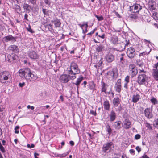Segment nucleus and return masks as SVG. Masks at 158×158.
<instances>
[{
	"instance_id": "35",
	"label": "nucleus",
	"mask_w": 158,
	"mask_h": 158,
	"mask_svg": "<svg viewBox=\"0 0 158 158\" xmlns=\"http://www.w3.org/2000/svg\"><path fill=\"white\" fill-rule=\"evenodd\" d=\"M150 101L154 105L157 104L158 103V102L157 100L156 99L152 97Z\"/></svg>"
},
{
	"instance_id": "8",
	"label": "nucleus",
	"mask_w": 158,
	"mask_h": 158,
	"mask_svg": "<svg viewBox=\"0 0 158 158\" xmlns=\"http://www.w3.org/2000/svg\"><path fill=\"white\" fill-rule=\"evenodd\" d=\"M123 123L124 128L127 129L131 127V123L128 119L125 118L124 120L123 121Z\"/></svg>"
},
{
	"instance_id": "49",
	"label": "nucleus",
	"mask_w": 158,
	"mask_h": 158,
	"mask_svg": "<svg viewBox=\"0 0 158 158\" xmlns=\"http://www.w3.org/2000/svg\"><path fill=\"white\" fill-rule=\"evenodd\" d=\"M37 0H29V2L33 5H35L36 4Z\"/></svg>"
},
{
	"instance_id": "24",
	"label": "nucleus",
	"mask_w": 158,
	"mask_h": 158,
	"mask_svg": "<svg viewBox=\"0 0 158 158\" xmlns=\"http://www.w3.org/2000/svg\"><path fill=\"white\" fill-rule=\"evenodd\" d=\"M51 22L53 23L56 27H60L61 23L60 20L58 19H56L54 20H52Z\"/></svg>"
},
{
	"instance_id": "12",
	"label": "nucleus",
	"mask_w": 158,
	"mask_h": 158,
	"mask_svg": "<svg viewBox=\"0 0 158 158\" xmlns=\"http://www.w3.org/2000/svg\"><path fill=\"white\" fill-rule=\"evenodd\" d=\"M114 87L116 92L118 93L120 92L122 88L121 80L120 79L118 80L117 83L115 84Z\"/></svg>"
},
{
	"instance_id": "25",
	"label": "nucleus",
	"mask_w": 158,
	"mask_h": 158,
	"mask_svg": "<svg viewBox=\"0 0 158 158\" xmlns=\"http://www.w3.org/2000/svg\"><path fill=\"white\" fill-rule=\"evenodd\" d=\"M9 49L10 50L12 51L15 52H17L18 51V47L15 45H13L10 46Z\"/></svg>"
},
{
	"instance_id": "52",
	"label": "nucleus",
	"mask_w": 158,
	"mask_h": 158,
	"mask_svg": "<svg viewBox=\"0 0 158 158\" xmlns=\"http://www.w3.org/2000/svg\"><path fill=\"white\" fill-rule=\"evenodd\" d=\"M34 145L33 144H31V145H30V144H27V147L30 148H33L34 147Z\"/></svg>"
},
{
	"instance_id": "59",
	"label": "nucleus",
	"mask_w": 158,
	"mask_h": 158,
	"mask_svg": "<svg viewBox=\"0 0 158 158\" xmlns=\"http://www.w3.org/2000/svg\"><path fill=\"white\" fill-rule=\"evenodd\" d=\"M121 158H128L126 156L125 154H123L121 156Z\"/></svg>"
},
{
	"instance_id": "27",
	"label": "nucleus",
	"mask_w": 158,
	"mask_h": 158,
	"mask_svg": "<svg viewBox=\"0 0 158 158\" xmlns=\"http://www.w3.org/2000/svg\"><path fill=\"white\" fill-rule=\"evenodd\" d=\"M23 7L25 10L29 11L31 10V6L27 4L24 3L23 5Z\"/></svg>"
},
{
	"instance_id": "5",
	"label": "nucleus",
	"mask_w": 158,
	"mask_h": 158,
	"mask_svg": "<svg viewBox=\"0 0 158 158\" xmlns=\"http://www.w3.org/2000/svg\"><path fill=\"white\" fill-rule=\"evenodd\" d=\"M130 11L134 13H138L141 9V6L139 5L136 4L130 7Z\"/></svg>"
},
{
	"instance_id": "55",
	"label": "nucleus",
	"mask_w": 158,
	"mask_h": 158,
	"mask_svg": "<svg viewBox=\"0 0 158 158\" xmlns=\"http://www.w3.org/2000/svg\"><path fill=\"white\" fill-rule=\"evenodd\" d=\"M135 148L139 153L141 151V148L139 146H137Z\"/></svg>"
},
{
	"instance_id": "2",
	"label": "nucleus",
	"mask_w": 158,
	"mask_h": 158,
	"mask_svg": "<svg viewBox=\"0 0 158 158\" xmlns=\"http://www.w3.org/2000/svg\"><path fill=\"white\" fill-rule=\"evenodd\" d=\"M11 78V76L10 73L7 71H5L2 72L0 73V82L2 84H4L5 83L4 81Z\"/></svg>"
},
{
	"instance_id": "6",
	"label": "nucleus",
	"mask_w": 158,
	"mask_h": 158,
	"mask_svg": "<svg viewBox=\"0 0 158 158\" xmlns=\"http://www.w3.org/2000/svg\"><path fill=\"white\" fill-rule=\"evenodd\" d=\"M68 72V75L69 76L70 79L73 80L76 78V74L79 73L80 71V70H77V71L74 72L72 70H69Z\"/></svg>"
},
{
	"instance_id": "7",
	"label": "nucleus",
	"mask_w": 158,
	"mask_h": 158,
	"mask_svg": "<svg viewBox=\"0 0 158 158\" xmlns=\"http://www.w3.org/2000/svg\"><path fill=\"white\" fill-rule=\"evenodd\" d=\"M60 81L63 83H66L69 82L70 79L68 75L64 74L62 75L60 78Z\"/></svg>"
},
{
	"instance_id": "23",
	"label": "nucleus",
	"mask_w": 158,
	"mask_h": 158,
	"mask_svg": "<svg viewBox=\"0 0 158 158\" xmlns=\"http://www.w3.org/2000/svg\"><path fill=\"white\" fill-rule=\"evenodd\" d=\"M104 107L105 110H109L110 109V105L109 101L107 100L104 101L103 103Z\"/></svg>"
},
{
	"instance_id": "44",
	"label": "nucleus",
	"mask_w": 158,
	"mask_h": 158,
	"mask_svg": "<svg viewBox=\"0 0 158 158\" xmlns=\"http://www.w3.org/2000/svg\"><path fill=\"white\" fill-rule=\"evenodd\" d=\"M0 149L1 151L3 153L5 152V149L2 146L1 143L0 142Z\"/></svg>"
},
{
	"instance_id": "40",
	"label": "nucleus",
	"mask_w": 158,
	"mask_h": 158,
	"mask_svg": "<svg viewBox=\"0 0 158 158\" xmlns=\"http://www.w3.org/2000/svg\"><path fill=\"white\" fill-rule=\"evenodd\" d=\"M95 16L98 19V21H101L104 19V18L102 16H99L98 15H95Z\"/></svg>"
},
{
	"instance_id": "13",
	"label": "nucleus",
	"mask_w": 158,
	"mask_h": 158,
	"mask_svg": "<svg viewBox=\"0 0 158 158\" xmlns=\"http://www.w3.org/2000/svg\"><path fill=\"white\" fill-rule=\"evenodd\" d=\"M28 56L31 59H36L38 58L39 55L34 51L29 52L28 53Z\"/></svg>"
},
{
	"instance_id": "48",
	"label": "nucleus",
	"mask_w": 158,
	"mask_h": 158,
	"mask_svg": "<svg viewBox=\"0 0 158 158\" xmlns=\"http://www.w3.org/2000/svg\"><path fill=\"white\" fill-rule=\"evenodd\" d=\"M141 137L140 135L139 134H137L136 135L135 137V138L136 140L139 139H140Z\"/></svg>"
},
{
	"instance_id": "61",
	"label": "nucleus",
	"mask_w": 158,
	"mask_h": 158,
	"mask_svg": "<svg viewBox=\"0 0 158 158\" xmlns=\"http://www.w3.org/2000/svg\"><path fill=\"white\" fill-rule=\"evenodd\" d=\"M105 34H103L101 36L100 35H99L98 36L102 39H104L105 38Z\"/></svg>"
},
{
	"instance_id": "56",
	"label": "nucleus",
	"mask_w": 158,
	"mask_h": 158,
	"mask_svg": "<svg viewBox=\"0 0 158 158\" xmlns=\"http://www.w3.org/2000/svg\"><path fill=\"white\" fill-rule=\"evenodd\" d=\"M129 152L131 154H135V151L134 149H131L130 150Z\"/></svg>"
},
{
	"instance_id": "3",
	"label": "nucleus",
	"mask_w": 158,
	"mask_h": 158,
	"mask_svg": "<svg viewBox=\"0 0 158 158\" xmlns=\"http://www.w3.org/2000/svg\"><path fill=\"white\" fill-rule=\"evenodd\" d=\"M113 144L112 142H108L103 145L102 150L105 153L110 152L112 149V147H113Z\"/></svg>"
},
{
	"instance_id": "30",
	"label": "nucleus",
	"mask_w": 158,
	"mask_h": 158,
	"mask_svg": "<svg viewBox=\"0 0 158 158\" xmlns=\"http://www.w3.org/2000/svg\"><path fill=\"white\" fill-rule=\"evenodd\" d=\"M107 87V85L104 82L102 83V92L106 93Z\"/></svg>"
},
{
	"instance_id": "15",
	"label": "nucleus",
	"mask_w": 158,
	"mask_h": 158,
	"mask_svg": "<svg viewBox=\"0 0 158 158\" xmlns=\"http://www.w3.org/2000/svg\"><path fill=\"white\" fill-rule=\"evenodd\" d=\"M117 70H112L108 71L107 73V75L110 76L114 78H116L118 75V73Z\"/></svg>"
},
{
	"instance_id": "41",
	"label": "nucleus",
	"mask_w": 158,
	"mask_h": 158,
	"mask_svg": "<svg viewBox=\"0 0 158 158\" xmlns=\"http://www.w3.org/2000/svg\"><path fill=\"white\" fill-rule=\"evenodd\" d=\"M46 6H50L51 2L49 0H43Z\"/></svg>"
},
{
	"instance_id": "26",
	"label": "nucleus",
	"mask_w": 158,
	"mask_h": 158,
	"mask_svg": "<svg viewBox=\"0 0 158 158\" xmlns=\"http://www.w3.org/2000/svg\"><path fill=\"white\" fill-rule=\"evenodd\" d=\"M111 42L114 44H117L118 42V37L115 36L112 37L111 40Z\"/></svg>"
},
{
	"instance_id": "11",
	"label": "nucleus",
	"mask_w": 158,
	"mask_h": 158,
	"mask_svg": "<svg viewBox=\"0 0 158 158\" xmlns=\"http://www.w3.org/2000/svg\"><path fill=\"white\" fill-rule=\"evenodd\" d=\"M148 7L151 10L156 9V2L153 0H150L148 3Z\"/></svg>"
},
{
	"instance_id": "22",
	"label": "nucleus",
	"mask_w": 158,
	"mask_h": 158,
	"mask_svg": "<svg viewBox=\"0 0 158 158\" xmlns=\"http://www.w3.org/2000/svg\"><path fill=\"white\" fill-rule=\"evenodd\" d=\"M95 49L97 52H101L105 50V47L103 45L100 44L99 45H97Z\"/></svg>"
},
{
	"instance_id": "54",
	"label": "nucleus",
	"mask_w": 158,
	"mask_h": 158,
	"mask_svg": "<svg viewBox=\"0 0 158 158\" xmlns=\"http://www.w3.org/2000/svg\"><path fill=\"white\" fill-rule=\"evenodd\" d=\"M27 108L28 109H31L32 110H33L34 109V107L33 106H31L30 105H28L27 106Z\"/></svg>"
},
{
	"instance_id": "1",
	"label": "nucleus",
	"mask_w": 158,
	"mask_h": 158,
	"mask_svg": "<svg viewBox=\"0 0 158 158\" xmlns=\"http://www.w3.org/2000/svg\"><path fill=\"white\" fill-rule=\"evenodd\" d=\"M19 72L20 76L23 78H25L30 81H35L38 78L36 75L32 73L30 71L27 72L23 70H19Z\"/></svg>"
},
{
	"instance_id": "50",
	"label": "nucleus",
	"mask_w": 158,
	"mask_h": 158,
	"mask_svg": "<svg viewBox=\"0 0 158 158\" xmlns=\"http://www.w3.org/2000/svg\"><path fill=\"white\" fill-rule=\"evenodd\" d=\"M125 81L127 83H128L129 82V77L128 76H127L125 79Z\"/></svg>"
},
{
	"instance_id": "31",
	"label": "nucleus",
	"mask_w": 158,
	"mask_h": 158,
	"mask_svg": "<svg viewBox=\"0 0 158 158\" xmlns=\"http://www.w3.org/2000/svg\"><path fill=\"white\" fill-rule=\"evenodd\" d=\"M83 78L82 77H79L78 78H77V80L76 81V82L74 83V84L78 86L79 85L81 82L83 80Z\"/></svg>"
},
{
	"instance_id": "9",
	"label": "nucleus",
	"mask_w": 158,
	"mask_h": 158,
	"mask_svg": "<svg viewBox=\"0 0 158 158\" xmlns=\"http://www.w3.org/2000/svg\"><path fill=\"white\" fill-rule=\"evenodd\" d=\"M105 59L108 63H111L114 60V56L111 53H109L106 56Z\"/></svg>"
},
{
	"instance_id": "20",
	"label": "nucleus",
	"mask_w": 158,
	"mask_h": 158,
	"mask_svg": "<svg viewBox=\"0 0 158 158\" xmlns=\"http://www.w3.org/2000/svg\"><path fill=\"white\" fill-rule=\"evenodd\" d=\"M122 122L120 121H118L114 123L113 126L115 129L119 130L122 127Z\"/></svg>"
},
{
	"instance_id": "45",
	"label": "nucleus",
	"mask_w": 158,
	"mask_h": 158,
	"mask_svg": "<svg viewBox=\"0 0 158 158\" xmlns=\"http://www.w3.org/2000/svg\"><path fill=\"white\" fill-rule=\"evenodd\" d=\"M27 29L28 31L31 33H33L34 32V31L31 29V27L30 26H29V27H28L27 28Z\"/></svg>"
},
{
	"instance_id": "33",
	"label": "nucleus",
	"mask_w": 158,
	"mask_h": 158,
	"mask_svg": "<svg viewBox=\"0 0 158 158\" xmlns=\"http://www.w3.org/2000/svg\"><path fill=\"white\" fill-rule=\"evenodd\" d=\"M106 131L108 132V134L110 135L111 134L112 130L111 129L110 126L107 124L106 126Z\"/></svg>"
},
{
	"instance_id": "36",
	"label": "nucleus",
	"mask_w": 158,
	"mask_h": 158,
	"mask_svg": "<svg viewBox=\"0 0 158 158\" xmlns=\"http://www.w3.org/2000/svg\"><path fill=\"white\" fill-rule=\"evenodd\" d=\"M149 52H147L145 51L143 52L142 53H140L139 54V56L140 58H141V56L143 57L144 56L148 54L149 53Z\"/></svg>"
},
{
	"instance_id": "39",
	"label": "nucleus",
	"mask_w": 158,
	"mask_h": 158,
	"mask_svg": "<svg viewBox=\"0 0 158 158\" xmlns=\"http://www.w3.org/2000/svg\"><path fill=\"white\" fill-rule=\"evenodd\" d=\"M15 56H16L14 55L10 56V58L9 59V61L10 62H11L12 61L16 59Z\"/></svg>"
},
{
	"instance_id": "51",
	"label": "nucleus",
	"mask_w": 158,
	"mask_h": 158,
	"mask_svg": "<svg viewBox=\"0 0 158 158\" xmlns=\"http://www.w3.org/2000/svg\"><path fill=\"white\" fill-rule=\"evenodd\" d=\"M67 155V154H66L65 153H63L62 154H59L58 156L60 157H65Z\"/></svg>"
},
{
	"instance_id": "53",
	"label": "nucleus",
	"mask_w": 158,
	"mask_h": 158,
	"mask_svg": "<svg viewBox=\"0 0 158 158\" xmlns=\"http://www.w3.org/2000/svg\"><path fill=\"white\" fill-rule=\"evenodd\" d=\"M25 84V83L23 82L22 83H19V86L21 87H23Z\"/></svg>"
},
{
	"instance_id": "18",
	"label": "nucleus",
	"mask_w": 158,
	"mask_h": 158,
	"mask_svg": "<svg viewBox=\"0 0 158 158\" xmlns=\"http://www.w3.org/2000/svg\"><path fill=\"white\" fill-rule=\"evenodd\" d=\"M108 116L110 117V121L112 122L115 120L116 115V113L112 110L109 114Z\"/></svg>"
},
{
	"instance_id": "10",
	"label": "nucleus",
	"mask_w": 158,
	"mask_h": 158,
	"mask_svg": "<svg viewBox=\"0 0 158 158\" xmlns=\"http://www.w3.org/2000/svg\"><path fill=\"white\" fill-rule=\"evenodd\" d=\"M144 114L145 116L148 118L150 119L152 117V111L149 108H148L145 110Z\"/></svg>"
},
{
	"instance_id": "19",
	"label": "nucleus",
	"mask_w": 158,
	"mask_h": 158,
	"mask_svg": "<svg viewBox=\"0 0 158 158\" xmlns=\"http://www.w3.org/2000/svg\"><path fill=\"white\" fill-rule=\"evenodd\" d=\"M140 98V95L136 94H134L133 95L132 98V101L133 102L136 103L139 101Z\"/></svg>"
},
{
	"instance_id": "57",
	"label": "nucleus",
	"mask_w": 158,
	"mask_h": 158,
	"mask_svg": "<svg viewBox=\"0 0 158 158\" xmlns=\"http://www.w3.org/2000/svg\"><path fill=\"white\" fill-rule=\"evenodd\" d=\"M142 158H149L145 154H144L141 157Z\"/></svg>"
},
{
	"instance_id": "17",
	"label": "nucleus",
	"mask_w": 158,
	"mask_h": 158,
	"mask_svg": "<svg viewBox=\"0 0 158 158\" xmlns=\"http://www.w3.org/2000/svg\"><path fill=\"white\" fill-rule=\"evenodd\" d=\"M3 39L6 42H8L9 41L14 42L16 41L15 38L10 35L5 36L3 38Z\"/></svg>"
},
{
	"instance_id": "38",
	"label": "nucleus",
	"mask_w": 158,
	"mask_h": 158,
	"mask_svg": "<svg viewBox=\"0 0 158 158\" xmlns=\"http://www.w3.org/2000/svg\"><path fill=\"white\" fill-rule=\"evenodd\" d=\"M15 10L17 12L20 11L21 10L20 7L19 5L16 4L15 6Z\"/></svg>"
},
{
	"instance_id": "16",
	"label": "nucleus",
	"mask_w": 158,
	"mask_h": 158,
	"mask_svg": "<svg viewBox=\"0 0 158 158\" xmlns=\"http://www.w3.org/2000/svg\"><path fill=\"white\" fill-rule=\"evenodd\" d=\"M125 55L124 53L119 54L118 56V59L120 60V64L121 65V67H119L120 69L123 68L124 66L123 63L124 60L123 59V56Z\"/></svg>"
},
{
	"instance_id": "37",
	"label": "nucleus",
	"mask_w": 158,
	"mask_h": 158,
	"mask_svg": "<svg viewBox=\"0 0 158 158\" xmlns=\"http://www.w3.org/2000/svg\"><path fill=\"white\" fill-rule=\"evenodd\" d=\"M102 61L101 60V59L100 60L99 63H98L97 66L98 67V69H101L102 68Z\"/></svg>"
},
{
	"instance_id": "60",
	"label": "nucleus",
	"mask_w": 158,
	"mask_h": 158,
	"mask_svg": "<svg viewBox=\"0 0 158 158\" xmlns=\"http://www.w3.org/2000/svg\"><path fill=\"white\" fill-rule=\"evenodd\" d=\"M39 154L37 153H34V156L35 158H38V157H37V156H39Z\"/></svg>"
},
{
	"instance_id": "63",
	"label": "nucleus",
	"mask_w": 158,
	"mask_h": 158,
	"mask_svg": "<svg viewBox=\"0 0 158 158\" xmlns=\"http://www.w3.org/2000/svg\"><path fill=\"white\" fill-rule=\"evenodd\" d=\"M27 17L28 15L27 14H25L24 15V19H25L27 21L28 20Z\"/></svg>"
},
{
	"instance_id": "29",
	"label": "nucleus",
	"mask_w": 158,
	"mask_h": 158,
	"mask_svg": "<svg viewBox=\"0 0 158 158\" xmlns=\"http://www.w3.org/2000/svg\"><path fill=\"white\" fill-rule=\"evenodd\" d=\"M129 73L132 77L135 76L138 73L137 70H130Z\"/></svg>"
},
{
	"instance_id": "32",
	"label": "nucleus",
	"mask_w": 158,
	"mask_h": 158,
	"mask_svg": "<svg viewBox=\"0 0 158 158\" xmlns=\"http://www.w3.org/2000/svg\"><path fill=\"white\" fill-rule=\"evenodd\" d=\"M136 62L137 64L142 68V67L144 66V63L142 60H141L139 59L137 60Z\"/></svg>"
},
{
	"instance_id": "14",
	"label": "nucleus",
	"mask_w": 158,
	"mask_h": 158,
	"mask_svg": "<svg viewBox=\"0 0 158 158\" xmlns=\"http://www.w3.org/2000/svg\"><path fill=\"white\" fill-rule=\"evenodd\" d=\"M146 76L144 74H141L138 77V82L139 84H142L145 81Z\"/></svg>"
},
{
	"instance_id": "43",
	"label": "nucleus",
	"mask_w": 158,
	"mask_h": 158,
	"mask_svg": "<svg viewBox=\"0 0 158 158\" xmlns=\"http://www.w3.org/2000/svg\"><path fill=\"white\" fill-rule=\"evenodd\" d=\"M19 128V127L18 126H16L15 128V132L16 134H18L19 133V131L18 130Z\"/></svg>"
},
{
	"instance_id": "34",
	"label": "nucleus",
	"mask_w": 158,
	"mask_h": 158,
	"mask_svg": "<svg viewBox=\"0 0 158 158\" xmlns=\"http://www.w3.org/2000/svg\"><path fill=\"white\" fill-rule=\"evenodd\" d=\"M78 68V66L77 64L74 62H72L71 64V69H77Z\"/></svg>"
},
{
	"instance_id": "28",
	"label": "nucleus",
	"mask_w": 158,
	"mask_h": 158,
	"mask_svg": "<svg viewBox=\"0 0 158 158\" xmlns=\"http://www.w3.org/2000/svg\"><path fill=\"white\" fill-rule=\"evenodd\" d=\"M152 75L155 80L158 81V70H154Z\"/></svg>"
},
{
	"instance_id": "21",
	"label": "nucleus",
	"mask_w": 158,
	"mask_h": 158,
	"mask_svg": "<svg viewBox=\"0 0 158 158\" xmlns=\"http://www.w3.org/2000/svg\"><path fill=\"white\" fill-rule=\"evenodd\" d=\"M121 100L118 98H114L113 100V103L115 107H117L120 103Z\"/></svg>"
},
{
	"instance_id": "58",
	"label": "nucleus",
	"mask_w": 158,
	"mask_h": 158,
	"mask_svg": "<svg viewBox=\"0 0 158 158\" xmlns=\"http://www.w3.org/2000/svg\"><path fill=\"white\" fill-rule=\"evenodd\" d=\"M52 25L51 24H49L48 25V28L49 30H52L53 29L52 28Z\"/></svg>"
},
{
	"instance_id": "62",
	"label": "nucleus",
	"mask_w": 158,
	"mask_h": 158,
	"mask_svg": "<svg viewBox=\"0 0 158 158\" xmlns=\"http://www.w3.org/2000/svg\"><path fill=\"white\" fill-rule=\"evenodd\" d=\"M69 143L72 146L74 145V142L73 141H70L69 142Z\"/></svg>"
},
{
	"instance_id": "64",
	"label": "nucleus",
	"mask_w": 158,
	"mask_h": 158,
	"mask_svg": "<svg viewBox=\"0 0 158 158\" xmlns=\"http://www.w3.org/2000/svg\"><path fill=\"white\" fill-rule=\"evenodd\" d=\"M95 85L94 84H93L90 87V89H94V88Z\"/></svg>"
},
{
	"instance_id": "46",
	"label": "nucleus",
	"mask_w": 158,
	"mask_h": 158,
	"mask_svg": "<svg viewBox=\"0 0 158 158\" xmlns=\"http://www.w3.org/2000/svg\"><path fill=\"white\" fill-rule=\"evenodd\" d=\"M90 114L92 115H94L95 116L97 115V113L96 111H94L93 110H90Z\"/></svg>"
},
{
	"instance_id": "4",
	"label": "nucleus",
	"mask_w": 158,
	"mask_h": 158,
	"mask_svg": "<svg viewBox=\"0 0 158 158\" xmlns=\"http://www.w3.org/2000/svg\"><path fill=\"white\" fill-rule=\"evenodd\" d=\"M135 52L134 48L132 47L128 48L127 51V55L130 59L134 58L135 55Z\"/></svg>"
},
{
	"instance_id": "47",
	"label": "nucleus",
	"mask_w": 158,
	"mask_h": 158,
	"mask_svg": "<svg viewBox=\"0 0 158 158\" xmlns=\"http://www.w3.org/2000/svg\"><path fill=\"white\" fill-rule=\"evenodd\" d=\"M135 66L134 64H132L129 65L130 69H134L135 68Z\"/></svg>"
},
{
	"instance_id": "42",
	"label": "nucleus",
	"mask_w": 158,
	"mask_h": 158,
	"mask_svg": "<svg viewBox=\"0 0 158 158\" xmlns=\"http://www.w3.org/2000/svg\"><path fill=\"white\" fill-rule=\"evenodd\" d=\"M154 125L158 129V119H157L154 121Z\"/></svg>"
}]
</instances>
